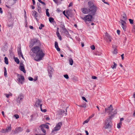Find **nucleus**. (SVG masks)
I'll use <instances>...</instances> for the list:
<instances>
[{
    "label": "nucleus",
    "instance_id": "64",
    "mask_svg": "<svg viewBox=\"0 0 135 135\" xmlns=\"http://www.w3.org/2000/svg\"><path fill=\"white\" fill-rule=\"evenodd\" d=\"M105 113H106L107 112H107H108V110H107V108H105Z\"/></svg>",
    "mask_w": 135,
    "mask_h": 135
},
{
    "label": "nucleus",
    "instance_id": "7",
    "mask_svg": "<svg viewBox=\"0 0 135 135\" xmlns=\"http://www.w3.org/2000/svg\"><path fill=\"white\" fill-rule=\"evenodd\" d=\"M24 97V96L23 94H20L16 99V101L17 102L19 103H20L21 101L22 100Z\"/></svg>",
    "mask_w": 135,
    "mask_h": 135
},
{
    "label": "nucleus",
    "instance_id": "50",
    "mask_svg": "<svg viewBox=\"0 0 135 135\" xmlns=\"http://www.w3.org/2000/svg\"><path fill=\"white\" fill-rule=\"evenodd\" d=\"M97 77L95 76H93L92 77V78L93 79H96L97 78Z\"/></svg>",
    "mask_w": 135,
    "mask_h": 135
},
{
    "label": "nucleus",
    "instance_id": "25",
    "mask_svg": "<svg viewBox=\"0 0 135 135\" xmlns=\"http://www.w3.org/2000/svg\"><path fill=\"white\" fill-rule=\"evenodd\" d=\"M56 35L59 38V39L60 40H61V37L59 33V32L58 31H57L56 32Z\"/></svg>",
    "mask_w": 135,
    "mask_h": 135
},
{
    "label": "nucleus",
    "instance_id": "13",
    "mask_svg": "<svg viewBox=\"0 0 135 135\" xmlns=\"http://www.w3.org/2000/svg\"><path fill=\"white\" fill-rule=\"evenodd\" d=\"M55 46L58 51H60V49L59 47L58 43L56 41H55Z\"/></svg>",
    "mask_w": 135,
    "mask_h": 135
},
{
    "label": "nucleus",
    "instance_id": "27",
    "mask_svg": "<svg viewBox=\"0 0 135 135\" xmlns=\"http://www.w3.org/2000/svg\"><path fill=\"white\" fill-rule=\"evenodd\" d=\"M17 51L18 55L20 56L22 54L21 48H20Z\"/></svg>",
    "mask_w": 135,
    "mask_h": 135
},
{
    "label": "nucleus",
    "instance_id": "54",
    "mask_svg": "<svg viewBox=\"0 0 135 135\" xmlns=\"http://www.w3.org/2000/svg\"><path fill=\"white\" fill-rule=\"evenodd\" d=\"M123 56H124V54H122L121 55V57H122V60H123V59H124Z\"/></svg>",
    "mask_w": 135,
    "mask_h": 135
},
{
    "label": "nucleus",
    "instance_id": "41",
    "mask_svg": "<svg viewBox=\"0 0 135 135\" xmlns=\"http://www.w3.org/2000/svg\"><path fill=\"white\" fill-rule=\"evenodd\" d=\"M91 49L92 50H94L95 49V46L94 45H92L90 46Z\"/></svg>",
    "mask_w": 135,
    "mask_h": 135
},
{
    "label": "nucleus",
    "instance_id": "57",
    "mask_svg": "<svg viewBox=\"0 0 135 135\" xmlns=\"http://www.w3.org/2000/svg\"><path fill=\"white\" fill-rule=\"evenodd\" d=\"M40 3H42V4L44 5V6H45V3L44 2L42 1H41L40 2Z\"/></svg>",
    "mask_w": 135,
    "mask_h": 135
},
{
    "label": "nucleus",
    "instance_id": "45",
    "mask_svg": "<svg viewBox=\"0 0 135 135\" xmlns=\"http://www.w3.org/2000/svg\"><path fill=\"white\" fill-rule=\"evenodd\" d=\"M28 79L30 81H32L33 80V78H32V77H28Z\"/></svg>",
    "mask_w": 135,
    "mask_h": 135
},
{
    "label": "nucleus",
    "instance_id": "24",
    "mask_svg": "<svg viewBox=\"0 0 135 135\" xmlns=\"http://www.w3.org/2000/svg\"><path fill=\"white\" fill-rule=\"evenodd\" d=\"M11 129V125H10V126L7 127L6 129V131H7V132H8L9 131H10Z\"/></svg>",
    "mask_w": 135,
    "mask_h": 135
},
{
    "label": "nucleus",
    "instance_id": "14",
    "mask_svg": "<svg viewBox=\"0 0 135 135\" xmlns=\"http://www.w3.org/2000/svg\"><path fill=\"white\" fill-rule=\"evenodd\" d=\"M19 69L21 71H22L24 73H26V71L25 69V68L24 66L21 65L20 66Z\"/></svg>",
    "mask_w": 135,
    "mask_h": 135
},
{
    "label": "nucleus",
    "instance_id": "16",
    "mask_svg": "<svg viewBox=\"0 0 135 135\" xmlns=\"http://www.w3.org/2000/svg\"><path fill=\"white\" fill-rule=\"evenodd\" d=\"M32 12V15L33 16H34V17L36 19V20H37V18L36 17H37V13L35 11H33Z\"/></svg>",
    "mask_w": 135,
    "mask_h": 135
},
{
    "label": "nucleus",
    "instance_id": "10",
    "mask_svg": "<svg viewBox=\"0 0 135 135\" xmlns=\"http://www.w3.org/2000/svg\"><path fill=\"white\" fill-rule=\"evenodd\" d=\"M121 23L122 25V27L123 30L124 31H126V26L125 25L126 24V22L124 21H123V20H120V22Z\"/></svg>",
    "mask_w": 135,
    "mask_h": 135
},
{
    "label": "nucleus",
    "instance_id": "63",
    "mask_svg": "<svg viewBox=\"0 0 135 135\" xmlns=\"http://www.w3.org/2000/svg\"><path fill=\"white\" fill-rule=\"evenodd\" d=\"M101 53H97L96 54V55H101Z\"/></svg>",
    "mask_w": 135,
    "mask_h": 135
},
{
    "label": "nucleus",
    "instance_id": "47",
    "mask_svg": "<svg viewBox=\"0 0 135 135\" xmlns=\"http://www.w3.org/2000/svg\"><path fill=\"white\" fill-rule=\"evenodd\" d=\"M24 13H25L24 17H25V18H27L26 12L25 10H24Z\"/></svg>",
    "mask_w": 135,
    "mask_h": 135
},
{
    "label": "nucleus",
    "instance_id": "6",
    "mask_svg": "<svg viewBox=\"0 0 135 135\" xmlns=\"http://www.w3.org/2000/svg\"><path fill=\"white\" fill-rule=\"evenodd\" d=\"M17 75L18 78L17 81L19 83H21V84H22V81L24 80V78L23 76L18 74H17Z\"/></svg>",
    "mask_w": 135,
    "mask_h": 135
},
{
    "label": "nucleus",
    "instance_id": "26",
    "mask_svg": "<svg viewBox=\"0 0 135 135\" xmlns=\"http://www.w3.org/2000/svg\"><path fill=\"white\" fill-rule=\"evenodd\" d=\"M113 64H114L113 65H112L111 66V68L113 69H116V66H117V64L116 63H115V62H113Z\"/></svg>",
    "mask_w": 135,
    "mask_h": 135
},
{
    "label": "nucleus",
    "instance_id": "36",
    "mask_svg": "<svg viewBox=\"0 0 135 135\" xmlns=\"http://www.w3.org/2000/svg\"><path fill=\"white\" fill-rule=\"evenodd\" d=\"M44 25L43 24H41V25H40V26H39V28L41 30V29H42V27H44Z\"/></svg>",
    "mask_w": 135,
    "mask_h": 135
},
{
    "label": "nucleus",
    "instance_id": "44",
    "mask_svg": "<svg viewBox=\"0 0 135 135\" xmlns=\"http://www.w3.org/2000/svg\"><path fill=\"white\" fill-rule=\"evenodd\" d=\"M82 99L83 100L85 101L86 102H88L87 100H86V98L84 97H82Z\"/></svg>",
    "mask_w": 135,
    "mask_h": 135
},
{
    "label": "nucleus",
    "instance_id": "4",
    "mask_svg": "<svg viewBox=\"0 0 135 135\" xmlns=\"http://www.w3.org/2000/svg\"><path fill=\"white\" fill-rule=\"evenodd\" d=\"M39 128L44 133V134H36V135H45L46 134V131L44 129V128H46L47 129H49L48 126L46 124H42L39 127Z\"/></svg>",
    "mask_w": 135,
    "mask_h": 135
},
{
    "label": "nucleus",
    "instance_id": "18",
    "mask_svg": "<svg viewBox=\"0 0 135 135\" xmlns=\"http://www.w3.org/2000/svg\"><path fill=\"white\" fill-rule=\"evenodd\" d=\"M41 101L40 100L38 99V100L35 103V105L37 107H39L40 104L41 103Z\"/></svg>",
    "mask_w": 135,
    "mask_h": 135
},
{
    "label": "nucleus",
    "instance_id": "42",
    "mask_svg": "<svg viewBox=\"0 0 135 135\" xmlns=\"http://www.w3.org/2000/svg\"><path fill=\"white\" fill-rule=\"evenodd\" d=\"M1 132H2L3 133L7 132V131H6V129H2Z\"/></svg>",
    "mask_w": 135,
    "mask_h": 135
},
{
    "label": "nucleus",
    "instance_id": "21",
    "mask_svg": "<svg viewBox=\"0 0 135 135\" xmlns=\"http://www.w3.org/2000/svg\"><path fill=\"white\" fill-rule=\"evenodd\" d=\"M60 27L63 30L65 31V30H66V29L65 27L64 24H61L60 26Z\"/></svg>",
    "mask_w": 135,
    "mask_h": 135
},
{
    "label": "nucleus",
    "instance_id": "38",
    "mask_svg": "<svg viewBox=\"0 0 135 135\" xmlns=\"http://www.w3.org/2000/svg\"><path fill=\"white\" fill-rule=\"evenodd\" d=\"M129 21L130 23L131 24H133V20H132L131 19H129Z\"/></svg>",
    "mask_w": 135,
    "mask_h": 135
},
{
    "label": "nucleus",
    "instance_id": "19",
    "mask_svg": "<svg viewBox=\"0 0 135 135\" xmlns=\"http://www.w3.org/2000/svg\"><path fill=\"white\" fill-rule=\"evenodd\" d=\"M66 16H67L68 18H67L68 19H69L68 17L69 16V15L70 14V11L69 10H66Z\"/></svg>",
    "mask_w": 135,
    "mask_h": 135
},
{
    "label": "nucleus",
    "instance_id": "20",
    "mask_svg": "<svg viewBox=\"0 0 135 135\" xmlns=\"http://www.w3.org/2000/svg\"><path fill=\"white\" fill-rule=\"evenodd\" d=\"M69 61L70 65H72L73 63V59L71 57H70L69 58Z\"/></svg>",
    "mask_w": 135,
    "mask_h": 135
},
{
    "label": "nucleus",
    "instance_id": "55",
    "mask_svg": "<svg viewBox=\"0 0 135 135\" xmlns=\"http://www.w3.org/2000/svg\"><path fill=\"white\" fill-rule=\"evenodd\" d=\"M102 2H103L104 3L106 4H108V2H105V0H102Z\"/></svg>",
    "mask_w": 135,
    "mask_h": 135
},
{
    "label": "nucleus",
    "instance_id": "17",
    "mask_svg": "<svg viewBox=\"0 0 135 135\" xmlns=\"http://www.w3.org/2000/svg\"><path fill=\"white\" fill-rule=\"evenodd\" d=\"M127 20V16L126 14L125 13H124L123 14V16L122 17V20H123V21H124L125 22Z\"/></svg>",
    "mask_w": 135,
    "mask_h": 135
},
{
    "label": "nucleus",
    "instance_id": "11",
    "mask_svg": "<svg viewBox=\"0 0 135 135\" xmlns=\"http://www.w3.org/2000/svg\"><path fill=\"white\" fill-rule=\"evenodd\" d=\"M22 130L23 129L22 128H21L20 127H18L17 128H16L15 129V130L14 131V134H15L19 133L20 132L22 131Z\"/></svg>",
    "mask_w": 135,
    "mask_h": 135
},
{
    "label": "nucleus",
    "instance_id": "49",
    "mask_svg": "<svg viewBox=\"0 0 135 135\" xmlns=\"http://www.w3.org/2000/svg\"><path fill=\"white\" fill-rule=\"evenodd\" d=\"M94 114H93L91 116H90L89 117V119H90L91 118H92V117H93L94 116Z\"/></svg>",
    "mask_w": 135,
    "mask_h": 135
},
{
    "label": "nucleus",
    "instance_id": "52",
    "mask_svg": "<svg viewBox=\"0 0 135 135\" xmlns=\"http://www.w3.org/2000/svg\"><path fill=\"white\" fill-rule=\"evenodd\" d=\"M5 95L6 97L7 98H8L9 97V95L8 94H5Z\"/></svg>",
    "mask_w": 135,
    "mask_h": 135
},
{
    "label": "nucleus",
    "instance_id": "32",
    "mask_svg": "<svg viewBox=\"0 0 135 135\" xmlns=\"http://www.w3.org/2000/svg\"><path fill=\"white\" fill-rule=\"evenodd\" d=\"M49 22L51 23L53 22L54 20V18L52 17H49Z\"/></svg>",
    "mask_w": 135,
    "mask_h": 135
},
{
    "label": "nucleus",
    "instance_id": "33",
    "mask_svg": "<svg viewBox=\"0 0 135 135\" xmlns=\"http://www.w3.org/2000/svg\"><path fill=\"white\" fill-rule=\"evenodd\" d=\"M65 33L66 35L67 36V37H69V35H70L68 31L67 30H65Z\"/></svg>",
    "mask_w": 135,
    "mask_h": 135
},
{
    "label": "nucleus",
    "instance_id": "12",
    "mask_svg": "<svg viewBox=\"0 0 135 135\" xmlns=\"http://www.w3.org/2000/svg\"><path fill=\"white\" fill-rule=\"evenodd\" d=\"M88 4L90 8H95V5L92 2L89 1L88 2Z\"/></svg>",
    "mask_w": 135,
    "mask_h": 135
},
{
    "label": "nucleus",
    "instance_id": "28",
    "mask_svg": "<svg viewBox=\"0 0 135 135\" xmlns=\"http://www.w3.org/2000/svg\"><path fill=\"white\" fill-rule=\"evenodd\" d=\"M86 104L85 103H84L82 105H78L80 107L85 108L86 107Z\"/></svg>",
    "mask_w": 135,
    "mask_h": 135
},
{
    "label": "nucleus",
    "instance_id": "34",
    "mask_svg": "<svg viewBox=\"0 0 135 135\" xmlns=\"http://www.w3.org/2000/svg\"><path fill=\"white\" fill-rule=\"evenodd\" d=\"M112 53L113 54H116L117 53V50L116 48H115L114 49V51H112Z\"/></svg>",
    "mask_w": 135,
    "mask_h": 135
},
{
    "label": "nucleus",
    "instance_id": "58",
    "mask_svg": "<svg viewBox=\"0 0 135 135\" xmlns=\"http://www.w3.org/2000/svg\"><path fill=\"white\" fill-rule=\"evenodd\" d=\"M37 79V77H36V78H35L34 79H33V80L34 81H36Z\"/></svg>",
    "mask_w": 135,
    "mask_h": 135
},
{
    "label": "nucleus",
    "instance_id": "59",
    "mask_svg": "<svg viewBox=\"0 0 135 135\" xmlns=\"http://www.w3.org/2000/svg\"><path fill=\"white\" fill-rule=\"evenodd\" d=\"M72 5H73V4L72 3H70V4H69V7H70V6H72Z\"/></svg>",
    "mask_w": 135,
    "mask_h": 135
},
{
    "label": "nucleus",
    "instance_id": "22",
    "mask_svg": "<svg viewBox=\"0 0 135 135\" xmlns=\"http://www.w3.org/2000/svg\"><path fill=\"white\" fill-rule=\"evenodd\" d=\"M4 76L6 77H7V70L6 68L5 67L4 68Z\"/></svg>",
    "mask_w": 135,
    "mask_h": 135
},
{
    "label": "nucleus",
    "instance_id": "46",
    "mask_svg": "<svg viewBox=\"0 0 135 135\" xmlns=\"http://www.w3.org/2000/svg\"><path fill=\"white\" fill-rule=\"evenodd\" d=\"M89 119H87V120H85V121L84 122H83V124H84L85 123H88L89 121Z\"/></svg>",
    "mask_w": 135,
    "mask_h": 135
},
{
    "label": "nucleus",
    "instance_id": "60",
    "mask_svg": "<svg viewBox=\"0 0 135 135\" xmlns=\"http://www.w3.org/2000/svg\"><path fill=\"white\" fill-rule=\"evenodd\" d=\"M32 1L33 4V5H34L35 4V0H32Z\"/></svg>",
    "mask_w": 135,
    "mask_h": 135
},
{
    "label": "nucleus",
    "instance_id": "40",
    "mask_svg": "<svg viewBox=\"0 0 135 135\" xmlns=\"http://www.w3.org/2000/svg\"><path fill=\"white\" fill-rule=\"evenodd\" d=\"M64 77L66 79H68L69 78V76L67 74L64 75Z\"/></svg>",
    "mask_w": 135,
    "mask_h": 135
},
{
    "label": "nucleus",
    "instance_id": "5",
    "mask_svg": "<svg viewBox=\"0 0 135 135\" xmlns=\"http://www.w3.org/2000/svg\"><path fill=\"white\" fill-rule=\"evenodd\" d=\"M62 125V122L58 123L56 124V126L54 127L52 132H53L54 131L59 130L60 129Z\"/></svg>",
    "mask_w": 135,
    "mask_h": 135
},
{
    "label": "nucleus",
    "instance_id": "31",
    "mask_svg": "<svg viewBox=\"0 0 135 135\" xmlns=\"http://www.w3.org/2000/svg\"><path fill=\"white\" fill-rule=\"evenodd\" d=\"M49 9H46V16L48 17H49L50 16V14L49 12Z\"/></svg>",
    "mask_w": 135,
    "mask_h": 135
},
{
    "label": "nucleus",
    "instance_id": "2",
    "mask_svg": "<svg viewBox=\"0 0 135 135\" xmlns=\"http://www.w3.org/2000/svg\"><path fill=\"white\" fill-rule=\"evenodd\" d=\"M97 11V9H81V11L84 14L89 13L88 15H85L84 17H81V18L85 22L87 21H91L93 20V16L94 15Z\"/></svg>",
    "mask_w": 135,
    "mask_h": 135
},
{
    "label": "nucleus",
    "instance_id": "30",
    "mask_svg": "<svg viewBox=\"0 0 135 135\" xmlns=\"http://www.w3.org/2000/svg\"><path fill=\"white\" fill-rule=\"evenodd\" d=\"M42 104H41L40 105V107L41 111L43 112H44V113L46 111V110L45 109L43 110L42 108Z\"/></svg>",
    "mask_w": 135,
    "mask_h": 135
},
{
    "label": "nucleus",
    "instance_id": "15",
    "mask_svg": "<svg viewBox=\"0 0 135 135\" xmlns=\"http://www.w3.org/2000/svg\"><path fill=\"white\" fill-rule=\"evenodd\" d=\"M37 115L36 114H33L31 116V118L30 119V121H31L32 120H33L34 119H35L37 117Z\"/></svg>",
    "mask_w": 135,
    "mask_h": 135
},
{
    "label": "nucleus",
    "instance_id": "48",
    "mask_svg": "<svg viewBox=\"0 0 135 135\" xmlns=\"http://www.w3.org/2000/svg\"><path fill=\"white\" fill-rule=\"evenodd\" d=\"M63 13L67 18H68L66 16V12H65V11H63Z\"/></svg>",
    "mask_w": 135,
    "mask_h": 135
},
{
    "label": "nucleus",
    "instance_id": "62",
    "mask_svg": "<svg viewBox=\"0 0 135 135\" xmlns=\"http://www.w3.org/2000/svg\"><path fill=\"white\" fill-rule=\"evenodd\" d=\"M29 27L31 29H33V27L31 26H29Z\"/></svg>",
    "mask_w": 135,
    "mask_h": 135
},
{
    "label": "nucleus",
    "instance_id": "3",
    "mask_svg": "<svg viewBox=\"0 0 135 135\" xmlns=\"http://www.w3.org/2000/svg\"><path fill=\"white\" fill-rule=\"evenodd\" d=\"M113 110V109L112 107V105H110V106L107 108V110L109 114H110L111 115L109 116L108 118H107L105 120V124L104 126V128L105 129H108L109 127H111V124L112 123L111 122V120L114 117V115L117 113V111H115L113 113H111V112Z\"/></svg>",
    "mask_w": 135,
    "mask_h": 135
},
{
    "label": "nucleus",
    "instance_id": "8",
    "mask_svg": "<svg viewBox=\"0 0 135 135\" xmlns=\"http://www.w3.org/2000/svg\"><path fill=\"white\" fill-rule=\"evenodd\" d=\"M105 38L107 42H110L111 41L112 38L110 35L107 32L105 33Z\"/></svg>",
    "mask_w": 135,
    "mask_h": 135
},
{
    "label": "nucleus",
    "instance_id": "1",
    "mask_svg": "<svg viewBox=\"0 0 135 135\" xmlns=\"http://www.w3.org/2000/svg\"><path fill=\"white\" fill-rule=\"evenodd\" d=\"M32 41L34 45L37 46L33 47L31 49L32 52L36 55L34 59L36 61H39L42 59L45 54L43 52L42 49L39 46L41 45L40 41L37 39H34Z\"/></svg>",
    "mask_w": 135,
    "mask_h": 135
},
{
    "label": "nucleus",
    "instance_id": "35",
    "mask_svg": "<svg viewBox=\"0 0 135 135\" xmlns=\"http://www.w3.org/2000/svg\"><path fill=\"white\" fill-rule=\"evenodd\" d=\"M25 27H27V22L26 18H25Z\"/></svg>",
    "mask_w": 135,
    "mask_h": 135
},
{
    "label": "nucleus",
    "instance_id": "29",
    "mask_svg": "<svg viewBox=\"0 0 135 135\" xmlns=\"http://www.w3.org/2000/svg\"><path fill=\"white\" fill-rule=\"evenodd\" d=\"M4 62L6 64H8V58L6 57H5L4 58Z\"/></svg>",
    "mask_w": 135,
    "mask_h": 135
},
{
    "label": "nucleus",
    "instance_id": "56",
    "mask_svg": "<svg viewBox=\"0 0 135 135\" xmlns=\"http://www.w3.org/2000/svg\"><path fill=\"white\" fill-rule=\"evenodd\" d=\"M112 47L113 48V49H114L116 48V45H113L112 46Z\"/></svg>",
    "mask_w": 135,
    "mask_h": 135
},
{
    "label": "nucleus",
    "instance_id": "37",
    "mask_svg": "<svg viewBox=\"0 0 135 135\" xmlns=\"http://www.w3.org/2000/svg\"><path fill=\"white\" fill-rule=\"evenodd\" d=\"M14 116L16 119H18L19 117V115L17 114H15Z\"/></svg>",
    "mask_w": 135,
    "mask_h": 135
},
{
    "label": "nucleus",
    "instance_id": "23",
    "mask_svg": "<svg viewBox=\"0 0 135 135\" xmlns=\"http://www.w3.org/2000/svg\"><path fill=\"white\" fill-rule=\"evenodd\" d=\"M14 59L15 60V61L16 62V63L17 64H19V63L20 61L17 57H15L14 58Z\"/></svg>",
    "mask_w": 135,
    "mask_h": 135
},
{
    "label": "nucleus",
    "instance_id": "53",
    "mask_svg": "<svg viewBox=\"0 0 135 135\" xmlns=\"http://www.w3.org/2000/svg\"><path fill=\"white\" fill-rule=\"evenodd\" d=\"M121 125H120L118 123L117 124V128H119L120 127V126Z\"/></svg>",
    "mask_w": 135,
    "mask_h": 135
},
{
    "label": "nucleus",
    "instance_id": "9",
    "mask_svg": "<svg viewBox=\"0 0 135 135\" xmlns=\"http://www.w3.org/2000/svg\"><path fill=\"white\" fill-rule=\"evenodd\" d=\"M48 72L49 73V77L50 78H51L52 77L51 74L53 71L54 70L53 68L50 66H49L48 67Z\"/></svg>",
    "mask_w": 135,
    "mask_h": 135
},
{
    "label": "nucleus",
    "instance_id": "39",
    "mask_svg": "<svg viewBox=\"0 0 135 135\" xmlns=\"http://www.w3.org/2000/svg\"><path fill=\"white\" fill-rule=\"evenodd\" d=\"M33 45H34L32 43V41L31 40V43L30 44L29 47H32Z\"/></svg>",
    "mask_w": 135,
    "mask_h": 135
},
{
    "label": "nucleus",
    "instance_id": "43",
    "mask_svg": "<svg viewBox=\"0 0 135 135\" xmlns=\"http://www.w3.org/2000/svg\"><path fill=\"white\" fill-rule=\"evenodd\" d=\"M60 111L61 114H62L65 112V111L61 109L60 110Z\"/></svg>",
    "mask_w": 135,
    "mask_h": 135
},
{
    "label": "nucleus",
    "instance_id": "61",
    "mask_svg": "<svg viewBox=\"0 0 135 135\" xmlns=\"http://www.w3.org/2000/svg\"><path fill=\"white\" fill-rule=\"evenodd\" d=\"M85 133H86V135H88L89 133H88V131L86 130L85 131Z\"/></svg>",
    "mask_w": 135,
    "mask_h": 135
},
{
    "label": "nucleus",
    "instance_id": "51",
    "mask_svg": "<svg viewBox=\"0 0 135 135\" xmlns=\"http://www.w3.org/2000/svg\"><path fill=\"white\" fill-rule=\"evenodd\" d=\"M120 31L119 30H117V33L118 35L120 34Z\"/></svg>",
    "mask_w": 135,
    "mask_h": 135
}]
</instances>
